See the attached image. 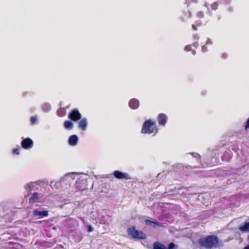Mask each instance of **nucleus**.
<instances>
[{"mask_svg":"<svg viewBox=\"0 0 249 249\" xmlns=\"http://www.w3.org/2000/svg\"><path fill=\"white\" fill-rule=\"evenodd\" d=\"M220 240L216 235L211 234L199 240L198 243L203 247L207 249L217 248L219 247Z\"/></svg>","mask_w":249,"mask_h":249,"instance_id":"obj_1","label":"nucleus"},{"mask_svg":"<svg viewBox=\"0 0 249 249\" xmlns=\"http://www.w3.org/2000/svg\"><path fill=\"white\" fill-rule=\"evenodd\" d=\"M248 169V167L247 165H243L240 168H233L228 171V173L227 174L229 178L227 183L231 184L242 179L241 176L244 174Z\"/></svg>","mask_w":249,"mask_h":249,"instance_id":"obj_2","label":"nucleus"},{"mask_svg":"<svg viewBox=\"0 0 249 249\" xmlns=\"http://www.w3.org/2000/svg\"><path fill=\"white\" fill-rule=\"evenodd\" d=\"M71 173H75L72 178H69V182L71 180H75L74 186L76 189L78 190H83L86 188L87 181L86 180L81 177L79 174L76 172H71Z\"/></svg>","mask_w":249,"mask_h":249,"instance_id":"obj_3","label":"nucleus"},{"mask_svg":"<svg viewBox=\"0 0 249 249\" xmlns=\"http://www.w3.org/2000/svg\"><path fill=\"white\" fill-rule=\"evenodd\" d=\"M155 123L151 119H148L144 121L142 126L141 132L143 134H152L153 133H157L158 129L155 127Z\"/></svg>","mask_w":249,"mask_h":249,"instance_id":"obj_4","label":"nucleus"},{"mask_svg":"<svg viewBox=\"0 0 249 249\" xmlns=\"http://www.w3.org/2000/svg\"><path fill=\"white\" fill-rule=\"evenodd\" d=\"M127 233L134 240L145 239L146 235L142 231L136 230L135 226H132L127 229Z\"/></svg>","mask_w":249,"mask_h":249,"instance_id":"obj_5","label":"nucleus"},{"mask_svg":"<svg viewBox=\"0 0 249 249\" xmlns=\"http://www.w3.org/2000/svg\"><path fill=\"white\" fill-rule=\"evenodd\" d=\"M74 174L75 173H68L66 174L63 177L61 178L60 180L58 181H51L50 185L52 188L54 187L56 189H59L61 187V184L63 183L64 181L68 180V181L69 182V178H72V177Z\"/></svg>","mask_w":249,"mask_h":249,"instance_id":"obj_6","label":"nucleus"},{"mask_svg":"<svg viewBox=\"0 0 249 249\" xmlns=\"http://www.w3.org/2000/svg\"><path fill=\"white\" fill-rule=\"evenodd\" d=\"M178 247L173 242L169 243L167 246L159 241L154 242L153 249H177Z\"/></svg>","mask_w":249,"mask_h":249,"instance_id":"obj_7","label":"nucleus"},{"mask_svg":"<svg viewBox=\"0 0 249 249\" xmlns=\"http://www.w3.org/2000/svg\"><path fill=\"white\" fill-rule=\"evenodd\" d=\"M68 117L71 121L76 122L81 119L82 115L77 108H74L69 112Z\"/></svg>","mask_w":249,"mask_h":249,"instance_id":"obj_8","label":"nucleus"},{"mask_svg":"<svg viewBox=\"0 0 249 249\" xmlns=\"http://www.w3.org/2000/svg\"><path fill=\"white\" fill-rule=\"evenodd\" d=\"M112 175L115 178L118 179H124L126 180L132 178L128 173L120 170H114L112 173Z\"/></svg>","mask_w":249,"mask_h":249,"instance_id":"obj_9","label":"nucleus"},{"mask_svg":"<svg viewBox=\"0 0 249 249\" xmlns=\"http://www.w3.org/2000/svg\"><path fill=\"white\" fill-rule=\"evenodd\" d=\"M21 145L22 148L24 149H29L33 147L34 142L29 137L26 138H22V140L21 142Z\"/></svg>","mask_w":249,"mask_h":249,"instance_id":"obj_10","label":"nucleus"},{"mask_svg":"<svg viewBox=\"0 0 249 249\" xmlns=\"http://www.w3.org/2000/svg\"><path fill=\"white\" fill-rule=\"evenodd\" d=\"M48 213L49 211L47 210L41 211L37 209H34L32 212L34 216H39L41 218L48 216L49 215Z\"/></svg>","mask_w":249,"mask_h":249,"instance_id":"obj_11","label":"nucleus"},{"mask_svg":"<svg viewBox=\"0 0 249 249\" xmlns=\"http://www.w3.org/2000/svg\"><path fill=\"white\" fill-rule=\"evenodd\" d=\"M88 122L86 118H81L78 122V127L82 131H85L88 127Z\"/></svg>","mask_w":249,"mask_h":249,"instance_id":"obj_12","label":"nucleus"},{"mask_svg":"<svg viewBox=\"0 0 249 249\" xmlns=\"http://www.w3.org/2000/svg\"><path fill=\"white\" fill-rule=\"evenodd\" d=\"M140 105L139 100L137 98H132L128 102L129 107L133 110L138 109Z\"/></svg>","mask_w":249,"mask_h":249,"instance_id":"obj_13","label":"nucleus"},{"mask_svg":"<svg viewBox=\"0 0 249 249\" xmlns=\"http://www.w3.org/2000/svg\"><path fill=\"white\" fill-rule=\"evenodd\" d=\"M78 140V137L76 135L73 134L69 137L68 142L70 146H75L77 144Z\"/></svg>","mask_w":249,"mask_h":249,"instance_id":"obj_14","label":"nucleus"},{"mask_svg":"<svg viewBox=\"0 0 249 249\" xmlns=\"http://www.w3.org/2000/svg\"><path fill=\"white\" fill-rule=\"evenodd\" d=\"M168 120L167 115L164 113H160L158 117V123L160 125L164 126Z\"/></svg>","mask_w":249,"mask_h":249,"instance_id":"obj_15","label":"nucleus"},{"mask_svg":"<svg viewBox=\"0 0 249 249\" xmlns=\"http://www.w3.org/2000/svg\"><path fill=\"white\" fill-rule=\"evenodd\" d=\"M232 155V153L230 150L225 151L221 156V159L223 161L228 162L231 158Z\"/></svg>","mask_w":249,"mask_h":249,"instance_id":"obj_16","label":"nucleus"},{"mask_svg":"<svg viewBox=\"0 0 249 249\" xmlns=\"http://www.w3.org/2000/svg\"><path fill=\"white\" fill-rule=\"evenodd\" d=\"M145 223L146 225H150V226H151L153 227H155L156 226H157L158 227H161L162 226V224L158 222L157 221H153V220H151V219H146V220H145Z\"/></svg>","mask_w":249,"mask_h":249,"instance_id":"obj_17","label":"nucleus"},{"mask_svg":"<svg viewBox=\"0 0 249 249\" xmlns=\"http://www.w3.org/2000/svg\"><path fill=\"white\" fill-rule=\"evenodd\" d=\"M6 211L4 204L0 203V221L7 213Z\"/></svg>","mask_w":249,"mask_h":249,"instance_id":"obj_18","label":"nucleus"},{"mask_svg":"<svg viewBox=\"0 0 249 249\" xmlns=\"http://www.w3.org/2000/svg\"><path fill=\"white\" fill-rule=\"evenodd\" d=\"M239 229L243 232H249V221L246 222L243 225L239 226Z\"/></svg>","mask_w":249,"mask_h":249,"instance_id":"obj_19","label":"nucleus"},{"mask_svg":"<svg viewBox=\"0 0 249 249\" xmlns=\"http://www.w3.org/2000/svg\"><path fill=\"white\" fill-rule=\"evenodd\" d=\"M35 184H38L37 183L36 181V182H30L24 185V189H25V190L27 192H29L31 190V189L34 187Z\"/></svg>","mask_w":249,"mask_h":249,"instance_id":"obj_20","label":"nucleus"},{"mask_svg":"<svg viewBox=\"0 0 249 249\" xmlns=\"http://www.w3.org/2000/svg\"><path fill=\"white\" fill-rule=\"evenodd\" d=\"M64 127L68 130H71L73 127V124L71 120L65 121L64 122Z\"/></svg>","mask_w":249,"mask_h":249,"instance_id":"obj_21","label":"nucleus"},{"mask_svg":"<svg viewBox=\"0 0 249 249\" xmlns=\"http://www.w3.org/2000/svg\"><path fill=\"white\" fill-rule=\"evenodd\" d=\"M38 195L39 194L37 192H34L33 194H32V196L29 198V202L30 203L33 202H37V200L38 198Z\"/></svg>","mask_w":249,"mask_h":249,"instance_id":"obj_22","label":"nucleus"},{"mask_svg":"<svg viewBox=\"0 0 249 249\" xmlns=\"http://www.w3.org/2000/svg\"><path fill=\"white\" fill-rule=\"evenodd\" d=\"M42 109L45 112H49L51 110V106L48 103H44L42 106Z\"/></svg>","mask_w":249,"mask_h":249,"instance_id":"obj_23","label":"nucleus"},{"mask_svg":"<svg viewBox=\"0 0 249 249\" xmlns=\"http://www.w3.org/2000/svg\"><path fill=\"white\" fill-rule=\"evenodd\" d=\"M189 154H191L194 158L197 159L198 161H201V156L198 153L196 152H190Z\"/></svg>","mask_w":249,"mask_h":249,"instance_id":"obj_24","label":"nucleus"},{"mask_svg":"<svg viewBox=\"0 0 249 249\" xmlns=\"http://www.w3.org/2000/svg\"><path fill=\"white\" fill-rule=\"evenodd\" d=\"M211 157L210 158L211 159L212 162L213 163H216L217 160V157L216 156L215 152H212Z\"/></svg>","mask_w":249,"mask_h":249,"instance_id":"obj_25","label":"nucleus"},{"mask_svg":"<svg viewBox=\"0 0 249 249\" xmlns=\"http://www.w3.org/2000/svg\"><path fill=\"white\" fill-rule=\"evenodd\" d=\"M218 3L217 2H214L213 3H212L211 5V9L213 10H216L218 8Z\"/></svg>","mask_w":249,"mask_h":249,"instance_id":"obj_26","label":"nucleus"},{"mask_svg":"<svg viewBox=\"0 0 249 249\" xmlns=\"http://www.w3.org/2000/svg\"><path fill=\"white\" fill-rule=\"evenodd\" d=\"M37 121V117L36 116H34L31 117L30 122L32 124H34L36 123Z\"/></svg>","mask_w":249,"mask_h":249,"instance_id":"obj_27","label":"nucleus"},{"mask_svg":"<svg viewBox=\"0 0 249 249\" xmlns=\"http://www.w3.org/2000/svg\"><path fill=\"white\" fill-rule=\"evenodd\" d=\"M20 148L19 147V148H16L13 149L12 153L14 155H19Z\"/></svg>","mask_w":249,"mask_h":249,"instance_id":"obj_28","label":"nucleus"},{"mask_svg":"<svg viewBox=\"0 0 249 249\" xmlns=\"http://www.w3.org/2000/svg\"><path fill=\"white\" fill-rule=\"evenodd\" d=\"M94 230L93 227L91 225H88L87 227V231L88 232L93 231Z\"/></svg>","mask_w":249,"mask_h":249,"instance_id":"obj_29","label":"nucleus"},{"mask_svg":"<svg viewBox=\"0 0 249 249\" xmlns=\"http://www.w3.org/2000/svg\"><path fill=\"white\" fill-rule=\"evenodd\" d=\"M197 17L200 18H203L204 17V14L202 11H199L197 14Z\"/></svg>","mask_w":249,"mask_h":249,"instance_id":"obj_30","label":"nucleus"},{"mask_svg":"<svg viewBox=\"0 0 249 249\" xmlns=\"http://www.w3.org/2000/svg\"><path fill=\"white\" fill-rule=\"evenodd\" d=\"M248 129H249V117L247 119L245 124V129L247 131Z\"/></svg>","mask_w":249,"mask_h":249,"instance_id":"obj_31","label":"nucleus"},{"mask_svg":"<svg viewBox=\"0 0 249 249\" xmlns=\"http://www.w3.org/2000/svg\"><path fill=\"white\" fill-rule=\"evenodd\" d=\"M220 1L225 4H229L231 2L232 0H220Z\"/></svg>","mask_w":249,"mask_h":249,"instance_id":"obj_32","label":"nucleus"},{"mask_svg":"<svg viewBox=\"0 0 249 249\" xmlns=\"http://www.w3.org/2000/svg\"><path fill=\"white\" fill-rule=\"evenodd\" d=\"M206 14L210 17H212L213 15L212 12L210 10V9L209 7L207 8Z\"/></svg>","mask_w":249,"mask_h":249,"instance_id":"obj_33","label":"nucleus"},{"mask_svg":"<svg viewBox=\"0 0 249 249\" xmlns=\"http://www.w3.org/2000/svg\"><path fill=\"white\" fill-rule=\"evenodd\" d=\"M191 46L192 45H187L186 46H185V50L187 51V52H189L191 50L192 48H191Z\"/></svg>","mask_w":249,"mask_h":249,"instance_id":"obj_34","label":"nucleus"},{"mask_svg":"<svg viewBox=\"0 0 249 249\" xmlns=\"http://www.w3.org/2000/svg\"><path fill=\"white\" fill-rule=\"evenodd\" d=\"M202 51L203 53H205L207 51V48L205 45H204L202 47Z\"/></svg>","mask_w":249,"mask_h":249,"instance_id":"obj_35","label":"nucleus"},{"mask_svg":"<svg viewBox=\"0 0 249 249\" xmlns=\"http://www.w3.org/2000/svg\"><path fill=\"white\" fill-rule=\"evenodd\" d=\"M209 44L212 45V40H211L210 38H208L207 40V41H206V45H209Z\"/></svg>","mask_w":249,"mask_h":249,"instance_id":"obj_36","label":"nucleus"},{"mask_svg":"<svg viewBox=\"0 0 249 249\" xmlns=\"http://www.w3.org/2000/svg\"><path fill=\"white\" fill-rule=\"evenodd\" d=\"M192 46L195 47L196 48L198 46V43L197 41H196V42H194L192 44Z\"/></svg>","mask_w":249,"mask_h":249,"instance_id":"obj_37","label":"nucleus"},{"mask_svg":"<svg viewBox=\"0 0 249 249\" xmlns=\"http://www.w3.org/2000/svg\"><path fill=\"white\" fill-rule=\"evenodd\" d=\"M207 93V90H203L202 92H201V94L203 95H206V94Z\"/></svg>","mask_w":249,"mask_h":249,"instance_id":"obj_38","label":"nucleus"},{"mask_svg":"<svg viewBox=\"0 0 249 249\" xmlns=\"http://www.w3.org/2000/svg\"><path fill=\"white\" fill-rule=\"evenodd\" d=\"M194 39H196V40L198 39V38H199L197 35H194Z\"/></svg>","mask_w":249,"mask_h":249,"instance_id":"obj_39","label":"nucleus"},{"mask_svg":"<svg viewBox=\"0 0 249 249\" xmlns=\"http://www.w3.org/2000/svg\"><path fill=\"white\" fill-rule=\"evenodd\" d=\"M192 28L194 30H197L196 27L194 24L192 25Z\"/></svg>","mask_w":249,"mask_h":249,"instance_id":"obj_40","label":"nucleus"},{"mask_svg":"<svg viewBox=\"0 0 249 249\" xmlns=\"http://www.w3.org/2000/svg\"><path fill=\"white\" fill-rule=\"evenodd\" d=\"M244 249H249V244L246 246L244 248Z\"/></svg>","mask_w":249,"mask_h":249,"instance_id":"obj_41","label":"nucleus"},{"mask_svg":"<svg viewBox=\"0 0 249 249\" xmlns=\"http://www.w3.org/2000/svg\"><path fill=\"white\" fill-rule=\"evenodd\" d=\"M57 114L58 115H60V116H61L62 115V114H61L60 113V110H58L57 111Z\"/></svg>","mask_w":249,"mask_h":249,"instance_id":"obj_42","label":"nucleus"},{"mask_svg":"<svg viewBox=\"0 0 249 249\" xmlns=\"http://www.w3.org/2000/svg\"><path fill=\"white\" fill-rule=\"evenodd\" d=\"M196 51H193L192 52V54H193L194 55H195L196 54Z\"/></svg>","mask_w":249,"mask_h":249,"instance_id":"obj_43","label":"nucleus"},{"mask_svg":"<svg viewBox=\"0 0 249 249\" xmlns=\"http://www.w3.org/2000/svg\"><path fill=\"white\" fill-rule=\"evenodd\" d=\"M191 1H193V2H195V3L197 2V0H191Z\"/></svg>","mask_w":249,"mask_h":249,"instance_id":"obj_44","label":"nucleus"},{"mask_svg":"<svg viewBox=\"0 0 249 249\" xmlns=\"http://www.w3.org/2000/svg\"><path fill=\"white\" fill-rule=\"evenodd\" d=\"M226 55H226V54H223V57L224 58H226Z\"/></svg>","mask_w":249,"mask_h":249,"instance_id":"obj_45","label":"nucleus"},{"mask_svg":"<svg viewBox=\"0 0 249 249\" xmlns=\"http://www.w3.org/2000/svg\"><path fill=\"white\" fill-rule=\"evenodd\" d=\"M52 229H53V230H56V227H55V226H53V227L52 228Z\"/></svg>","mask_w":249,"mask_h":249,"instance_id":"obj_46","label":"nucleus"},{"mask_svg":"<svg viewBox=\"0 0 249 249\" xmlns=\"http://www.w3.org/2000/svg\"><path fill=\"white\" fill-rule=\"evenodd\" d=\"M204 5V6L207 7V8L208 7V5H207V4L206 3H205Z\"/></svg>","mask_w":249,"mask_h":249,"instance_id":"obj_47","label":"nucleus"},{"mask_svg":"<svg viewBox=\"0 0 249 249\" xmlns=\"http://www.w3.org/2000/svg\"><path fill=\"white\" fill-rule=\"evenodd\" d=\"M248 238L249 239V236H248Z\"/></svg>","mask_w":249,"mask_h":249,"instance_id":"obj_48","label":"nucleus"}]
</instances>
